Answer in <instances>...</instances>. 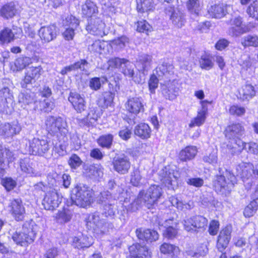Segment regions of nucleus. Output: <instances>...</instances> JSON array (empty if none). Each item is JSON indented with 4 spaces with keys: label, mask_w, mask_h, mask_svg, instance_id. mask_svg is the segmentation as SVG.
Here are the masks:
<instances>
[{
    "label": "nucleus",
    "mask_w": 258,
    "mask_h": 258,
    "mask_svg": "<svg viewBox=\"0 0 258 258\" xmlns=\"http://www.w3.org/2000/svg\"><path fill=\"white\" fill-rule=\"evenodd\" d=\"M244 131V127L240 123H233L226 127L225 130L226 138L234 141L231 149V154H239L244 148L245 143L240 140Z\"/></svg>",
    "instance_id": "nucleus-1"
},
{
    "label": "nucleus",
    "mask_w": 258,
    "mask_h": 258,
    "mask_svg": "<svg viewBox=\"0 0 258 258\" xmlns=\"http://www.w3.org/2000/svg\"><path fill=\"white\" fill-rule=\"evenodd\" d=\"M71 200L77 206L86 208L93 202V190L86 185L78 184L73 190Z\"/></svg>",
    "instance_id": "nucleus-2"
},
{
    "label": "nucleus",
    "mask_w": 258,
    "mask_h": 258,
    "mask_svg": "<svg viewBox=\"0 0 258 258\" xmlns=\"http://www.w3.org/2000/svg\"><path fill=\"white\" fill-rule=\"evenodd\" d=\"M46 129L51 136H56L63 140L67 136L69 131L67 121L60 117L49 116L45 120Z\"/></svg>",
    "instance_id": "nucleus-3"
},
{
    "label": "nucleus",
    "mask_w": 258,
    "mask_h": 258,
    "mask_svg": "<svg viewBox=\"0 0 258 258\" xmlns=\"http://www.w3.org/2000/svg\"><path fill=\"white\" fill-rule=\"evenodd\" d=\"M37 226L32 221L26 222L23 225L21 232H16L12 236L13 240L18 244L23 245L33 242Z\"/></svg>",
    "instance_id": "nucleus-4"
},
{
    "label": "nucleus",
    "mask_w": 258,
    "mask_h": 258,
    "mask_svg": "<svg viewBox=\"0 0 258 258\" xmlns=\"http://www.w3.org/2000/svg\"><path fill=\"white\" fill-rule=\"evenodd\" d=\"M118 196L113 197L108 191H104L98 196L97 202L101 205L102 214L105 217H112L115 215L117 210V200Z\"/></svg>",
    "instance_id": "nucleus-5"
},
{
    "label": "nucleus",
    "mask_w": 258,
    "mask_h": 258,
    "mask_svg": "<svg viewBox=\"0 0 258 258\" xmlns=\"http://www.w3.org/2000/svg\"><path fill=\"white\" fill-rule=\"evenodd\" d=\"M235 181V175L230 172L226 171L225 175L215 176L213 181V187L217 192L227 195L230 194Z\"/></svg>",
    "instance_id": "nucleus-6"
},
{
    "label": "nucleus",
    "mask_w": 258,
    "mask_h": 258,
    "mask_svg": "<svg viewBox=\"0 0 258 258\" xmlns=\"http://www.w3.org/2000/svg\"><path fill=\"white\" fill-rule=\"evenodd\" d=\"M87 228L97 234H104L107 227L106 220L101 219L97 213L91 214L86 221Z\"/></svg>",
    "instance_id": "nucleus-7"
},
{
    "label": "nucleus",
    "mask_w": 258,
    "mask_h": 258,
    "mask_svg": "<svg viewBox=\"0 0 258 258\" xmlns=\"http://www.w3.org/2000/svg\"><path fill=\"white\" fill-rule=\"evenodd\" d=\"M162 188L158 185H152L146 192L141 191L139 197L143 199V203L148 208H150L157 201L162 195Z\"/></svg>",
    "instance_id": "nucleus-8"
},
{
    "label": "nucleus",
    "mask_w": 258,
    "mask_h": 258,
    "mask_svg": "<svg viewBox=\"0 0 258 258\" xmlns=\"http://www.w3.org/2000/svg\"><path fill=\"white\" fill-rule=\"evenodd\" d=\"M9 211L12 217L17 221H23L26 213L25 208L20 198L12 199L9 201Z\"/></svg>",
    "instance_id": "nucleus-9"
},
{
    "label": "nucleus",
    "mask_w": 258,
    "mask_h": 258,
    "mask_svg": "<svg viewBox=\"0 0 258 258\" xmlns=\"http://www.w3.org/2000/svg\"><path fill=\"white\" fill-rule=\"evenodd\" d=\"M208 220L202 216H194L184 220L183 225L187 231H197L198 229H204L207 226Z\"/></svg>",
    "instance_id": "nucleus-10"
},
{
    "label": "nucleus",
    "mask_w": 258,
    "mask_h": 258,
    "mask_svg": "<svg viewBox=\"0 0 258 258\" xmlns=\"http://www.w3.org/2000/svg\"><path fill=\"white\" fill-rule=\"evenodd\" d=\"M61 199L56 190L51 189L46 193L42 204L46 210H53L58 207Z\"/></svg>",
    "instance_id": "nucleus-11"
},
{
    "label": "nucleus",
    "mask_w": 258,
    "mask_h": 258,
    "mask_svg": "<svg viewBox=\"0 0 258 258\" xmlns=\"http://www.w3.org/2000/svg\"><path fill=\"white\" fill-rule=\"evenodd\" d=\"M86 30L91 34L103 37L107 34L105 24L99 18H91L86 27Z\"/></svg>",
    "instance_id": "nucleus-12"
},
{
    "label": "nucleus",
    "mask_w": 258,
    "mask_h": 258,
    "mask_svg": "<svg viewBox=\"0 0 258 258\" xmlns=\"http://www.w3.org/2000/svg\"><path fill=\"white\" fill-rule=\"evenodd\" d=\"M111 164L114 171L120 174H125L128 172L131 164L127 156L121 155L114 157Z\"/></svg>",
    "instance_id": "nucleus-13"
},
{
    "label": "nucleus",
    "mask_w": 258,
    "mask_h": 258,
    "mask_svg": "<svg viewBox=\"0 0 258 258\" xmlns=\"http://www.w3.org/2000/svg\"><path fill=\"white\" fill-rule=\"evenodd\" d=\"M231 27L229 29L228 33L232 36H238L250 31V29L243 24L242 18L240 16L235 17L230 20Z\"/></svg>",
    "instance_id": "nucleus-14"
},
{
    "label": "nucleus",
    "mask_w": 258,
    "mask_h": 258,
    "mask_svg": "<svg viewBox=\"0 0 258 258\" xmlns=\"http://www.w3.org/2000/svg\"><path fill=\"white\" fill-rule=\"evenodd\" d=\"M30 152L33 155L42 156L49 150L47 140L34 138L30 142Z\"/></svg>",
    "instance_id": "nucleus-15"
},
{
    "label": "nucleus",
    "mask_w": 258,
    "mask_h": 258,
    "mask_svg": "<svg viewBox=\"0 0 258 258\" xmlns=\"http://www.w3.org/2000/svg\"><path fill=\"white\" fill-rule=\"evenodd\" d=\"M13 101V96L8 88H4L0 90V112H10Z\"/></svg>",
    "instance_id": "nucleus-16"
},
{
    "label": "nucleus",
    "mask_w": 258,
    "mask_h": 258,
    "mask_svg": "<svg viewBox=\"0 0 258 258\" xmlns=\"http://www.w3.org/2000/svg\"><path fill=\"white\" fill-rule=\"evenodd\" d=\"M22 35V30L18 27H13V30L5 28L0 33V41L3 43H9L14 39L20 38Z\"/></svg>",
    "instance_id": "nucleus-17"
},
{
    "label": "nucleus",
    "mask_w": 258,
    "mask_h": 258,
    "mask_svg": "<svg viewBox=\"0 0 258 258\" xmlns=\"http://www.w3.org/2000/svg\"><path fill=\"white\" fill-rule=\"evenodd\" d=\"M232 230V226L227 225L220 231L217 244V248L220 251H222L228 246L231 239Z\"/></svg>",
    "instance_id": "nucleus-18"
},
{
    "label": "nucleus",
    "mask_w": 258,
    "mask_h": 258,
    "mask_svg": "<svg viewBox=\"0 0 258 258\" xmlns=\"http://www.w3.org/2000/svg\"><path fill=\"white\" fill-rule=\"evenodd\" d=\"M68 100L77 112L81 113L86 109V105L84 98L76 92H71Z\"/></svg>",
    "instance_id": "nucleus-19"
},
{
    "label": "nucleus",
    "mask_w": 258,
    "mask_h": 258,
    "mask_svg": "<svg viewBox=\"0 0 258 258\" xmlns=\"http://www.w3.org/2000/svg\"><path fill=\"white\" fill-rule=\"evenodd\" d=\"M237 176H240L243 181L251 178L254 174L253 166L249 163L242 162L236 167Z\"/></svg>",
    "instance_id": "nucleus-20"
},
{
    "label": "nucleus",
    "mask_w": 258,
    "mask_h": 258,
    "mask_svg": "<svg viewBox=\"0 0 258 258\" xmlns=\"http://www.w3.org/2000/svg\"><path fill=\"white\" fill-rule=\"evenodd\" d=\"M38 34L43 41L49 42L56 38V27L53 25L42 27L39 29Z\"/></svg>",
    "instance_id": "nucleus-21"
},
{
    "label": "nucleus",
    "mask_w": 258,
    "mask_h": 258,
    "mask_svg": "<svg viewBox=\"0 0 258 258\" xmlns=\"http://www.w3.org/2000/svg\"><path fill=\"white\" fill-rule=\"evenodd\" d=\"M131 256L136 258H151V252L146 246L136 244L129 247Z\"/></svg>",
    "instance_id": "nucleus-22"
},
{
    "label": "nucleus",
    "mask_w": 258,
    "mask_h": 258,
    "mask_svg": "<svg viewBox=\"0 0 258 258\" xmlns=\"http://www.w3.org/2000/svg\"><path fill=\"white\" fill-rule=\"evenodd\" d=\"M21 130V127L17 122L2 124L0 125V136L4 138L12 137L19 133Z\"/></svg>",
    "instance_id": "nucleus-23"
},
{
    "label": "nucleus",
    "mask_w": 258,
    "mask_h": 258,
    "mask_svg": "<svg viewBox=\"0 0 258 258\" xmlns=\"http://www.w3.org/2000/svg\"><path fill=\"white\" fill-rule=\"evenodd\" d=\"M206 102H207L205 101L201 102L202 108L200 110L198 111L197 116L191 120L189 124L190 127H192L195 126H200L205 123L208 111L207 107L206 106Z\"/></svg>",
    "instance_id": "nucleus-24"
},
{
    "label": "nucleus",
    "mask_w": 258,
    "mask_h": 258,
    "mask_svg": "<svg viewBox=\"0 0 258 258\" xmlns=\"http://www.w3.org/2000/svg\"><path fill=\"white\" fill-rule=\"evenodd\" d=\"M125 106L126 110L129 112L136 115L144 110V106L142 100L138 97H133L128 99Z\"/></svg>",
    "instance_id": "nucleus-25"
},
{
    "label": "nucleus",
    "mask_w": 258,
    "mask_h": 258,
    "mask_svg": "<svg viewBox=\"0 0 258 258\" xmlns=\"http://www.w3.org/2000/svg\"><path fill=\"white\" fill-rule=\"evenodd\" d=\"M136 233L139 239L151 242L156 241L159 238L158 233L156 231L150 229L142 231L141 229H137Z\"/></svg>",
    "instance_id": "nucleus-26"
},
{
    "label": "nucleus",
    "mask_w": 258,
    "mask_h": 258,
    "mask_svg": "<svg viewBox=\"0 0 258 258\" xmlns=\"http://www.w3.org/2000/svg\"><path fill=\"white\" fill-rule=\"evenodd\" d=\"M93 243L92 237L81 234L74 237L73 240V245L78 249L88 248Z\"/></svg>",
    "instance_id": "nucleus-27"
},
{
    "label": "nucleus",
    "mask_w": 258,
    "mask_h": 258,
    "mask_svg": "<svg viewBox=\"0 0 258 258\" xmlns=\"http://www.w3.org/2000/svg\"><path fill=\"white\" fill-rule=\"evenodd\" d=\"M19 164L21 170L24 172L35 176L39 174V172L35 169L34 165L30 158L25 157L21 159Z\"/></svg>",
    "instance_id": "nucleus-28"
},
{
    "label": "nucleus",
    "mask_w": 258,
    "mask_h": 258,
    "mask_svg": "<svg viewBox=\"0 0 258 258\" xmlns=\"http://www.w3.org/2000/svg\"><path fill=\"white\" fill-rule=\"evenodd\" d=\"M178 90L173 82H170L162 86V93L166 99L173 100L176 98Z\"/></svg>",
    "instance_id": "nucleus-29"
},
{
    "label": "nucleus",
    "mask_w": 258,
    "mask_h": 258,
    "mask_svg": "<svg viewBox=\"0 0 258 258\" xmlns=\"http://www.w3.org/2000/svg\"><path fill=\"white\" fill-rule=\"evenodd\" d=\"M15 159L13 152L9 149L0 146V166L4 167Z\"/></svg>",
    "instance_id": "nucleus-30"
},
{
    "label": "nucleus",
    "mask_w": 258,
    "mask_h": 258,
    "mask_svg": "<svg viewBox=\"0 0 258 258\" xmlns=\"http://www.w3.org/2000/svg\"><path fill=\"white\" fill-rule=\"evenodd\" d=\"M134 133L141 139L147 140L151 137V129L148 124L141 123L135 127Z\"/></svg>",
    "instance_id": "nucleus-31"
},
{
    "label": "nucleus",
    "mask_w": 258,
    "mask_h": 258,
    "mask_svg": "<svg viewBox=\"0 0 258 258\" xmlns=\"http://www.w3.org/2000/svg\"><path fill=\"white\" fill-rule=\"evenodd\" d=\"M198 150L196 146H187L179 153V158L182 161L190 160L195 158Z\"/></svg>",
    "instance_id": "nucleus-32"
},
{
    "label": "nucleus",
    "mask_w": 258,
    "mask_h": 258,
    "mask_svg": "<svg viewBox=\"0 0 258 258\" xmlns=\"http://www.w3.org/2000/svg\"><path fill=\"white\" fill-rule=\"evenodd\" d=\"M98 12L96 4L90 0H87L82 6V13L84 16L93 18Z\"/></svg>",
    "instance_id": "nucleus-33"
},
{
    "label": "nucleus",
    "mask_w": 258,
    "mask_h": 258,
    "mask_svg": "<svg viewBox=\"0 0 258 258\" xmlns=\"http://www.w3.org/2000/svg\"><path fill=\"white\" fill-rule=\"evenodd\" d=\"M227 7L223 4L215 5L209 8L208 12L213 18L220 19L225 15Z\"/></svg>",
    "instance_id": "nucleus-34"
},
{
    "label": "nucleus",
    "mask_w": 258,
    "mask_h": 258,
    "mask_svg": "<svg viewBox=\"0 0 258 258\" xmlns=\"http://www.w3.org/2000/svg\"><path fill=\"white\" fill-rule=\"evenodd\" d=\"M164 176L162 179L163 182L168 184L173 185L174 183H176L177 180L180 177L179 172L173 169H169L166 170L165 173H163Z\"/></svg>",
    "instance_id": "nucleus-35"
},
{
    "label": "nucleus",
    "mask_w": 258,
    "mask_h": 258,
    "mask_svg": "<svg viewBox=\"0 0 258 258\" xmlns=\"http://www.w3.org/2000/svg\"><path fill=\"white\" fill-rule=\"evenodd\" d=\"M170 20L175 27L179 28L185 23L184 15L178 10H174L170 16Z\"/></svg>",
    "instance_id": "nucleus-36"
},
{
    "label": "nucleus",
    "mask_w": 258,
    "mask_h": 258,
    "mask_svg": "<svg viewBox=\"0 0 258 258\" xmlns=\"http://www.w3.org/2000/svg\"><path fill=\"white\" fill-rule=\"evenodd\" d=\"M114 95L110 92L102 93L97 100V104L101 108H107L113 101Z\"/></svg>",
    "instance_id": "nucleus-37"
},
{
    "label": "nucleus",
    "mask_w": 258,
    "mask_h": 258,
    "mask_svg": "<svg viewBox=\"0 0 258 258\" xmlns=\"http://www.w3.org/2000/svg\"><path fill=\"white\" fill-rule=\"evenodd\" d=\"M35 94L34 93L29 91L20 93L19 95V103L21 106L25 108V106L34 101Z\"/></svg>",
    "instance_id": "nucleus-38"
},
{
    "label": "nucleus",
    "mask_w": 258,
    "mask_h": 258,
    "mask_svg": "<svg viewBox=\"0 0 258 258\" xmlns=\"http://www.w3.org/2000/svg\"><path fill=\"white\" fill-rule=\"evenodd\" d=\"M137 9L141 13H147L153 9L152 0H136Z\"/></svg>",
    "instance_id": "nucleus-39"
},
{
    "label": "nucleus",
    "mask_w": 258,
    "mask_h": 258,
    "mask_svg": "<svg viewBox=\"0 0 258 258\" xmlns=\"http://www.w3.org/2000/svg\"><path fill=\"white\" fill-rule=\"evenodd\" d=\"M72 217V212L69 209H64L58 211L55 218L57 222L63 224L69 222Z\"/></svg>",
    "instance_id": "nucleus-40"
},
{
    "label": "nucleus",
    "mask_w": 258,
    "mask_h": 258,
    "mask_svg": "<svg viewBox=\"0 0 258 258\" xmlns=\"http://www.w3.org/2000/svg\"><path fill=\"white\" fill-rule=\"evenodd\" d=\"M16 13V9L13 3H10L3 6L0 11V15L5 18L13 17Z\"/></svg>",
    "instance_id": "nucleus-41"
},
{
    "label": "nucleus",
    "mask_w": 258,
    "mask_h": 258,
    "mask_svg": "<svg viewBox=\"0 0 258 258\" xmlns=\"http://www.w3.org/2000/svg\"><path fill=\"white\" fill-rule=\"evenodd\" d=\"M241 43L244 47L258 46V36L255 35H248L242 38Z\"/></svg>",
    "instance_id": "nucleus-42"
},
{
    "label": "nucleus",
    "mask_w": 258,
    "mask_h": 258,
    "mask_svg": "<svg viewBox=\"0 0 258 258\" xmlns=\"http://www.w3.org/2000/svg\"><path fill=\"white\" fill-rule=\"evenodd\" d=\"M160 250L162 253L165 254H174L179 252V248L173 244L168 243H163L160 247Z\"/></svg>",
    "instance_id": "nucleus-43"
},
{
    "label": "nucleus",
    "mask_w": 258,
    "mask_h": 258,
    "mask_svg": "<svg viewBox=\"0 0 258 258\" xmlns=\"http://www.w3.org/2000/svg\"><path fill=\"white\" fill-rule=\"evenodd\" d=\"M240 94L243 100L249 99L255 95V90L254 87L251 85H245L243 87Z\"/></svg>",
    "instance_id": "nucleus-44"
},
{
    "label": "nucleus",
    "mask_w": 258,
    "mask_h": 258,
    "mask_svg": "<svg viewBox=\"0 0 258 258\" xmlns=\"http://www.w3.org/2000/svg\"><path fill=\"white\" fill-rule=\"evenodd\" d=\"M113 49L119 50L124 48L128 43V39L126 36H121L110 41Z\"/></svg>",
    "instance_id": "nucleus-45"
},
{
    "label": "nucleus",
    "mask_w": 258,
    "mask_h": 258,
    "mask_svg": "<svg viewBox=\"0 0 258 258\" xmlns=\"http://www.w3.org/2000/svg\"><path fill=\"white\" fill-rule=\"evenodd\" d=\"M188 11L192 14L198 15L201 10V7L199 0H188L186 3Z\"/></svg>",
    "instance_id": "nucleus-46"
},
{
    "label": "nucleus",
    "mask_w": 258,
    "mask_h": 258,
    "mask_svg": "<svg viewBox=\"0 0 258 258\" xmlns=\"http://www.w3.org/2000/svg\"><path fill=\"white\" fill-rule=\"evenodd\" d=\"M113 136L111 134L102 136L98 140V143L102 147L109 149L112 145Z\"/></svg>",
    "instance_id": "nucleus-47"
},
{
    "label": "nucleus",
    "mask_w": 258,
    "mask_h": 258,
    "mask_svg": "<svg viewBox=\"0 0 258 258\" xmlns=\"http://www.w3.org/2000/svg\"><path fill=\"white\" fill-rule=\"evenodd\" d=\"M79 24V20L71 15L68 16L63 22V25L64 27L77 28Z\"/></svg>",
    "instance_id": "nucleus-48"
},
{
    "label": "nucleus",
    "mask_w": 258,
    "mask_h": 258,
    "mask_svg": "<svg viewBox=\"0 0 258 258\" xmlns=\"http://www.w3.org/2000/svg\"><path fill=\"white\" fill-rule=\"evenodd\" d=\"M246 13L249 17L258 21V1H254L249 6Z\"/></svg>",
    "instance_id": "nucleus-49"
},
{
    "label": "nucleus",
    "mask_w": 258,
    "mask_h": 258,
    "mask_svg": "<svg viewBox=\"0 0 258 258\" xmlns=\"http://www.w3.org/2000/svg\"><path fill=\"white\" fill-rule=\"evenodd\" d=\"M229 113L232 115L240 116L245 113V108L237 105H233L230 107Z\"/></svg>",
    "instance_id": "nucleus-50"
},
{
    "label": "nucleus",
    "mask_w": 258,
    "mask_h": 258,
    "mask_svg": "<svg viewBox=\"0 0 258 258\" xmlns=\"http://www.w3.org/2000/svg\"><path fill=\"white\" fill-rule=\"evenodd\" d=\"M142 177L140 171L137 169L135 170L131 174V182L135 186H140L142 184Z\"/></svg>",
    "instance_id": "nucleus-51"
},
{
    "label": "nucleus",
    "mask_w": 258,
    "mask_h": 258,
    "mask_svg": "<svg viewBox=\"0 0 258 258\" xmlns=\"http://www.w3.org/2000/svg\"><path fill=\"white\" fill-rule=\"evenodd\" d=\"M54 106V103L49 99H44L40 102V109L45 112L51 111Z\"/></svg>",
    "instance_id": "nucleus-52"
},
{
    "label": "nucleus",
    "mask_w": 258,
    "mask_h": 258,
    "mask_svg": "<svg viewBox=\"0 0 258 258\" xmlns=\"http://www.w3.org/2000/svg\"><path fill=\"white\" fill-rule=\"evenodd\" d=\"M107 79L105 78L100 79L99 78H93L90 81L89 86L90 88L94 90H99L101 85V83H104Z\"/></svg>",
    "instance_id": "nucleus-53"
},
{
    "label": "nucleus",
    "mask_w": 258,
    "mask_h": 258,
    "mask_svg": "<svg viewBox=\"0 0 258 258\" xmlns=\"http://www.w3.org/2000/svg\"><path fill=\"white\" fill-rule=\"evenodd\" d=\"M83 161L81 158L76 154H73L70 157L68 161V163L71 168L76 169L80 166L82 164Z\"/></svg>",
    "instance_id": "nucleus-54"
},
{
    "label": "nucleus",
    "mask_w": 258,
    "mask_h": 258,
    "mask_svg": "<svg viewBox=\"0 0 258 258\" xmlns=\"http://www.w3.org/2000/svg\"><path fill=\"white\" fill-rule=\"evenodd\" d=\"M158 83L159 80L157 76L154 74L152 75L148 82L149 90L151 93H155V90L158 86Z\"/></svg>",
    "instance_id": "nucleus-55"
},
{
    "label": "nucleus",
    "mask_w": 258,
    "mask_h": 258,
    "mask_svg": "<svg viewBox=\"0 0 258 258\" xmlns=\"http://www.w3.org/2000/svg\"><path fill=\"white\" fill-rule=\"evenodd\" d=\"M137 30L140 32L148 33L152 31V27L146 21L138 22Z\"/></svg>",
    "instance_id": "nucleus-56"
},
{
    "label": "nucleus",
    "mask_w": 258,
    "mask_h": 258,
    "mask_svg": "<svg viewBox=\"0 0 258 258\" xmlns=\"http://www.w3.org/2000/svg\"><path fill=\"white\" fill-rule=\"evenodd\" d=\"M2 184L7 191H10L16 186V182L11 178H6L2 180Z\"/></svg>",
    "instance_id": "nucleus-57"
},
{
    "label": "nucleus",
    "mask_w": 258,
    "mask_h": 258,
    "mask_svg": "<svg viewBox=\"0 0 258 258\" xmlns=\"http://www.w3.org/2000/svg\"><path fill=\"white\" fill-rule=\"evenodd\" d=\"M65 30L62 33L63 37L67 40H73L75 35V31L77 28L64 27Z\"/></svg>",
    "instance_id": "nucleus-58"
},
{
    "label": "nucleus",
    "mask_w": 258,
    "mask_h": 258,
    "mask_svg": "<svg viewBox=\"0 0 258 258\" xmlns=\"http://www.w3.org/2000/svg\"><path fill=\"white\" fill-rule=\"evenodd\" d=\"M102 46L100 52V54H102L104 55H107L112 52V45L110 42V41H103L102 43Z\"/></svg>",
    "instance_id": "nucleus-59"
},
{
    "label": "nucleus",
    "mask_w": 258,
    "mask_h": 258,
    "mask_svg": "<svg viewBox=\"0 0 258 258\" xmlns=\"http://www.w3.org/2000/svg\"><path fill=\"white\" fill-rule=\"evenodd\" d=\"M40 70V66H38V67L32 66L29 68L27 73L30 75L31 77L36 80L39 77Z\"/></svg>",
    "instance_id": "nucleus-60"
},
{
    "label": "nucleus",
    "mask_w": 258,
    "mask_h": 258,
    "mask_svg": "<svg viewBox=\"0 0 258 258\" xmlns=\"http://www.w3.org/2000/svg\"><path fill=\"white\" fill-rule=\"evenodd\" d=\"M217 153L213 152L208 155H205L203 157V160L204 162L211 164H215L217 162Z\"/></svg>",
    "instance_id": "nucleus-61"
},
{
    "label": "nucleus",
    "mask_w": 258,
    "mask_h": 258,
    "mask_svg": "<svg viewBox=\"0 0 258 258\" xmlns=\"http://www.w3.org/2000/svg\"><path fill=\"white\" fill-rule=\"evenodd\" d=\"M89 172L95 178L100 177L103 175L102 168L99 165L91 166L89 168Z\"/></svg>",
    "instance_id": "nucleus-62"
},
{
    "label": "nucleus",
    "mask_w": 258,
    "mask_h": 258,
    "mask_svg": "<svg viewBox=\"0 0 258 258\" xmlns=\"http://www.w3.org/2000/svg\"><path fill=\"white\" fill-rule=\"evenodd\" d=\"M165 228L166 229L163 233V235L165 237L169 239H172L176 236L177 233V230L173 227V226H169V227Z\"/></svg>",
    "instance_id": "nucleus-63"
},
{
    "label": "nucleus",
    "mask_w": 258,
    "mask_h": 258,
    "mask_svg": "<svg viewBox=\"0 0 258 258\" xmlns=\"http://www.w3.org/2000/svg\"><path fill=\"white\" fill-rule=\"evenodd\" d=\"M219 229V223L218 221L212 220L210 224L209 232L212 235H215L217 234Z\"/></svg>",
    "instance_id": "nucleus-64"
}]
</instances>
